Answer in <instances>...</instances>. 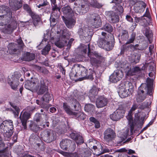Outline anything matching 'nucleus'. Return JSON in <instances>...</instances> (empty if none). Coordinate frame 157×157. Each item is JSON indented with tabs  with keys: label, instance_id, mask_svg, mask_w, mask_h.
Masks as SVG:
<instances>
[{
	"label": "nucleus",
	"instance_id": "1",
	"mask_svg": "<svg viewBox=\"0 0 157 157\" xmlns=\"http://www.w3.org/2000/svg\"><path fill=\"white\" fill-rule=\"evenodd\" d=\"M82 48L81 49L83 52V54H85L88 49V56L90 59V61L92 64H95L104 63L105 61V58L103 55L98 53L96 51H91L90 50L89 44L87 45L84 44L82 45Z\"/></svg>",
	"mask_w": 157,
	"mask_h": 157
},
{
	"label": "nucleus",
	"instance_id": "2",
	"mask_svg": "<svg viewBox=\"0 0 157 157\" xmlns=\"http://www.w3.org/2000/svg\"><path fill=\"white\" fill-rule=\"evenodd\" d=\"M13 125V121L11 120L3 121L0 125V129L6 140H8L12 135Z\"/></svg>",
	"mask_w": 157,
	"mask_h": 157
},
{
	"label": "nucleus",
	"instance_id": "3",
	"mask_svg": "<svg viewBox=\"0 0 157 157\" xmlns=\"http://www.w3.org/2000/svg\"><path fill=\"white\" fill-rule=\"evenodd\" d=\"M133 86L132 83L128 82H123L119 86L118 89V94L121 98L128 96L131 94Z\"/></svg>",
	"mask_w": 157,
	"mask_h": 157
},
{
	"label": "nucleus",
	"instance_id": "4",
	"mask_svg": "<svg viewBox=\"0 0 157 157\" xmlns=\"http://www.w3.org/2000/svg\"><path fill=\"white\" fill-rule=\"evenodd\" d=\"M101 36L99 37L98 44V46L105 49L107 51L112 50L114 46V44L111 42L109 41V37L106 33L102 32Z\"/></svg>",
	"mask_w": 157,
	"mask_h": 157
},
{
	"label": "nucleus",
	"instance_id": "5",
	"mask_svg": "<svg viewBox=\"0 0 157 157\" xmlns=\"http://www.w3.org/2000/svg\"><path fill=\"white\" fill-rule=\"evenodd\" d=\"M90 28L87 25H82L79 27L78 32L80 38L85 40L86 42L91 40L93 34Z\"/></svg>",
	"mask_w": 157,
	"mask_h": 157
},
{
	"label": "nucleus",
	"instance_id": "6",
	"mask_svg": "<svg viewBox=\"0 0 157 157\" xmlns=\"http://www.w3.org/2000/svg\"><path fill=\"white\" fill-rule=\"evenodd\" d=\"M76 70L78 71L79 75H80L81 78L80 80L84 79H90L92 80L93 79L92 74L93 71L89 70V71H87V69L81 65H78L76 66Z\"/></svg>",
	"mask_w": 157,
	"mask_h": 157
},
{
	"label": "nucleus",
	"instance_id": "7",
	"mask_svg": "<svg viewBox=\"0 0 157 157\" xmlns=\"http://www.w3.org/2000/svg\"><path fill=\"white\" fill-rule=\"evenodd\" d=\"M21 76V74L17 72H15L13 75L8 76V83L13 90H16L17 89L19 84L18 80Z\"/></svg>",
	"mask_w": 157,
	"mask_h": 157
},
{
	"label": "nucleus",
	"instance_id": "8",
	"mask_svg": "<svg viewBox=\"0 0 157 157\" xmlns=\"http://www.w3.org/2000/svg\"><path fill=\"white\" fill-rule=\"evenodd\" d=\"M40 86V82L38 78H34L31 81H27L25 87L27 89L33 92L37 90Z\"/></svg>",
	"mask_w": 157,
	"mask_h": 157
},
{
	"label": "nucleus",
	"instance_id": "9",
	"mask_svg": "<svg viewBox=\"0 0 157 157\" xmlns=\"http://www.w3.org/2000/svg\"><path fill=\"white\" fill-rule=\"evenodd\" d=\"M42 139L45 142L50 143L54 140L56 138V134L52 130H45L41 133Z\"/></svg>",
	"mask_w": 157,
	"mask_h": 157
},
{
	"label": "nucleus",
	"instance_id": "10",
	"mask_svg": "<svg viewBox=\"0 0 157 157\" xmlns=\"http://www.w3.org/2000/svg\"><path fill=\"white\" fill-rule=\"evenodd\" d=\"M88 20L89 22L95 28L99 27L102 24L100 16L96 13L88 15Z\"/></svg>",
	"mask_w": 157,
	"mask_h": 157
},
{
	"label": "nucleus",
	"instance_id": "11",
	"mask_svg": "<svg viewBox=\"0 0 157 157\" xmlns=\"http://www.w3.org/2000/svg\"><path fill=\"white\" fill-rule=\"evenodd\" d=\"M63 107L66 113L69 115L75 116V117L79 118L83 120L84 119L83 113L80 112H73L71 109L70 106L67 105L66 103H63Z\"/></svg>",
	"mask_w": 157,
	"mask_h": 157
},
{
	"label": "nucleus",
	"instance_id": "12",
	"mask_svg": "<svg viewBox=\"0 0 157 157\" xmlns=\"http://www.w3.org/2000/svg\"><path fill=\"white\" fill-rule=\"evenodd\" d=\"M122 0H113L111 2L113 4L112 9L115 13L121 14L123 13L124 9L122 6Z\"/></svg>",
	"mask_w": 157,
	"mask_h": 157
},
{
	"label": "nucleus",
	"instance_id": "13",
	"mask_svg": "<svg viewBox=\"0 0 157 157\" xmlns=\"http://www.w3.org/2000/svg\"><path fill=\"white\" fill-rule=\"evenodd\" d=\"M138 92L151 95L152 94V88L150 85L143 83L139 88Z\"/></svg>",
	"mask_w": 157,
	"mask_h": 157
},
{
	"label": "nucleus",
	"instance_id": "14",
	"mask_svg": "<svg viewBox=\"0 0 157 157\" xmlns=\"http://www.w3.org/2000/svg\"><path fill=\"white\" fill-rule=\"evenodd\" d=\"M121 67L124 69L125 73L128 76L134 75L135 73L139 72L140 71V69L138 67H135L131 70V67L128 64L123 65V67L122 65Z\"/></svg>",
	"mask_w": 157,
	"mask_h": 157
},
{
	"label": "nucleus",
	"instance_id": "15",
	"mask_svg": "<svg viewBox=\"0 0 157 157\" xmlns=\"http://www.w3.org/2000/svg\"><path fill=\"white\" fill-rule=\"evenodd\" d=\"M123 75L122 70H116L110 76V81L113 82H116L121 79Z\"/></svg>",
	"mask_w": 157,
	"mask_h": 157
},
{
	"label": "nucleus",
	"instance_id": "16",
	"mask_svg": "<svg viewBox=\"0 0 157 157\" xmlns=\"http://www.w3.org/2000/svg\"><path fill=\"white\" fill-rule=\"evenodd\" d=\"M104 139L107 142H109L113 140L116 136L114 131L110 128H107L104 133Z\"/></svg>",
	"mask_w": 157,
	"mask_h": 157
},
{
	"label": "nucleus",
	"instance_id": "17",
	"mask_svg": "<svg viewBox=\"0 0 157 157\" xmlns=\"http://www.w3.org/2000/svg\"><path fill=\"white\" fill-rule=\"evenodd\" d=\"M124 112V110L118 109L110 115V118L113 121H118L123 117Z\"/></svg>",
	"mask_w": 157,
	"mask_h": 157
},
{
	"label": "nucleus",
	"instance_id": "18",
	"mask_svg": "<svg viewBox=\"0 0 157 157\" xmlns=\"http://www.w3.org/2000/svg\"><path fill=\"white\" fill-rule=\"evenodd\" d=\"M106 13L107 17L110 23H116L119 21V17L115 12L113 11H107L106 12Z\"/></svg>",
	"mask_w": 157,
	"mask_h": 157
},
{
	"label": "nucleus",
	"instance_id": "19",
	"mask_svg": "<svg viewBox=\"0 0 157 157\" xmlns=\"http://www.w3.org/2000/svg\"><path fill=\"white\" fill-rule=\"evenodd\" d=\"M108 102V100L107 98L100 96L97 99L96 104L97 108H101L106 106Z\"/></svg>",
	"mask_w": 157,
	"mask_h": 157
},
{
	"label": "nucleus",
	"instance_id": "20",
	"mask_svg": "<svg viewBox=\"0 0 157 157\" xmlns=\"http://www.w3.org/2000/svg\"><path fill=\"white\" fill-rule=\"evenodd\" d=\"M12 12L10 11L7 12L6 14L0 16V23L5 25L8 23L12 17Z\"/></svg>",
	"mask_w": 157,
	"mask_h": 157
},
{
	"label": "nucleus",
	"instance_id": "21",
	"mask_svg": "<svg viewBox=\"0 0 157 157\" xmlns=\"http://www.w3.org/2000/svg\"><path fill=\"white\" fill-rule=\"evenodd\" d=\"M30 114L27 112H25L23 113H21L19 118L21 120L22 125L24 128L26 129L27 128L26 123L27 120L29 118Z\"/></svg>",
	"mask_w": 157,
	"mask_h": 157
},
{
	"label": "nucleus",
	"instance_id": "22",
	"mask_svg": "<svg viewBox=\"0 0 157 157\" xmlns=\"http://www.w3.org/2000/svg\"><path fill=\"white\" fill-rule=\"evenodd\" d=\"M46 116V115L45 114H41L39 113H36L34 119L37 122H41L42 124L44 127L45 126L48 127L49 125V122L46 121L44 122V120H43V118Z\"/></svg>",
	"mask_w": 157,
	"mask_h": 157
},
{
	"label": "nucleus",
	"instance_id": "23",
	"mask_svg": "<svg viewBox=\"0 0 157 157\" xmlns=\"http://www.w3.org/2000/svg\"><path fill=\"white\" fill-rule=\"evenodd\" d=\"M66 34L63 31H62V35L61 40H59L55 42V45L59 48H61L65 45L67 43L66 39Z\"/></svg>",
	"mask_w": 157,
	"mask_h": 157
},
{
	"label": "nucleus",
	"instance_id": "24",
	"mask_svg": "<svg viewBox=\"0 0 157 157\" xmlns=\"http://www.w3.org/2000/svg\"><path fill=\"white\" fill-rule=\"evenodd\" d=\"M71 138L75 140L77 145H80L84 142L82 136L80 134L72 132L70 134Z\"/></svg>",
	"mask_w": 157,
	"mask_h": 157
},
{
	"label": "nucleus",
	"instance_id": "25",
	"mask_svg": "<svg viewBox=\"0 0 157 157\" xmlns=\"http://www.w3.org/2000/svg\"><path fill=\"white\" fill-rule=\"evenodd\" d=\"M75 6H74L73 8V10L74 12L78 14L79 13L80 14L81 12V10H85L86 12H82V13L83 12L85 13L89 10V8L87 7V5H81V6L79 5V7H78L77 5H76V3H75Z\"/></svg>",
	"mask_w": 157,
	"mask_h": 157
},
{
	"label": "nucleus",
	"instance_id": "26",
	"mask_svg": "<svg viewBox=\"0 0 157 157\" xmlns=\"http://www.w3.org/2000/svg\"><path fill=\"white\" fill-rule=\"evenodd\" d=\"M62 18L66 26L69 29L73 27L75 24V20L73 18H66L64 16H63Z\"/></svg>",
	"mask_w": 157,
	"mask_h": 157
},
{
	"label": "nucleus",
	"instance_id": "27",
	"mask_svg": "<svg viewBox=\"0 0 157 157\" xmlns=\"http://www.w3.org/2000/svg\"><path fill=\"white\" fill-rule=\"evenodd\" d=\"M40 87L38 90L37 93L38 94H42L45 93H47L48 91V87L46 86L44 81L42 80L40 82Z\"/></svg>",
	"mask_w": 157,
	"mask_h": 157
},
{
	"label": "nucleus",
	"instance_id": "28",
	"mask_svg": "<svg viewBox=\"0 0 157 157\" xmlns=\"http://www.w3.org/2000/svg\"><path fill=\"white\" fill-rule=\"evenodd\" d=\"M71 143V141L67 139L63 140L60 142V146L63 150H67Z\"/></svg>",
	"mask_w": 157,
	"mask_h": 157
},
{
	"label": "nucleus",
	"instance_id": "29",
	"mask_svg": "<svg viewBox=\"0 0 157 157\" xmlns=\"http://www.w3.org/2000/svg\"><path fill=\"white\" fill-rule=\"evenodd\" d=\"M119 40L120 42L123 43L124 41L126 40L128 38V33L127 31L124 30L122 31Z\"/></svg>",
	"mask_w": 157,
	"mask_h": 157
},
{
	"label": "nucleus",
	"instance_id": "30",
	"mask_svg": "<svg viewBox=\"0 0 157 157\" xmlns=\"http://www.w3.org/2000/svg\"><path fill=\"white\" fill-rule=\"evenodd\" d=\"M35 58V55L34 54L31 53L27 52L25 53L23 56V60L26 61H30L33 60Z\"/></svg>",
	"mask_w": 157,
	"mask_h": 157
},
{
	"label": "nucleus",
	"instance_id": "31",
	"mask_svg": "<svg viewBox=\"0 0 157 157\" xmlns=\"http://www.w3.org/2000/svg\"><path fill=\"white\" fill-rule=\"evenodd\" d=\"M128 44H126V43L125 44L123 45L121 47V53L123 54L125 52H127V51H131L132 48L134 47V45L132 44L127 45Z\"/></svg>",
	"mask_w": 157,
	"mask_h": 157
},
{
	"label": "nucleus",
	"instance_id": "32",
	"mask_svg": "<svg viewBox=\"0 0 157 157\" xmlns=\"http://www.w3.org/2000/svg\"><path fill=\"white\" fill-rule=\"evenodd\" d=\"M31 15L33 20V24L36 26L37 25L38 23L40 21V18L39 15L35 13H32Z\"/></svg>",
	"mask_w": 157,
	"mask_h": 157
},
{
	"label": "nucleus",
	"instance_id": "33",
	"mask_svg": "<svg viewBox=\"0 0 157 157\" xmlns=\"http://www.w3.org/2000/svg\"><path fill=\"white\" fill-rule=\"evenodd\" d=\"M129 131V129L127 128H125L123 130H122L120 133V136L123 140H124L127 138Z\"/></svg>",
	"mask_w": 157,
	"mask_h": 157
},
{
	"label": "nucleus",
	"instance_id": "34",
	"mask_svg": "<svg viewBox=\"0 0 157 157\" xmlns=\"http://www.w3.org/2000/svg\"><path fill=\"white\" fill-rule=\"evenodd\" d=\"M147 94H145L139 93L138 92V94L137 95L136 99L137 101L138 102H140L144 100L146 98Z\"/></svg>",
	"mask_w": 157,
	"mask_h": 157
},
{
	"label": "nucleus",
	"instance_id": "35",
	"mask_svg": "<svg viewBox=\"0 0 157 157\" xmlns=\"http://www.w3.org/2000/svg\"><path fill=\"white\" fill-rule=\"evenodd\" d=\"M135 20L136 23L139 22L141 25L144 26L146 24L147 21L143 17H136L135 18Z\"/></svg>",
	"mask_w": 157,
	"mask_h": 157
},
{
	"label": "nucleus",
	"instance_id": "36",
	"mask_svg": "<svg viewBox=\"0 0 157 157\" xmlns=\"http://www.w3.org/2000/svg\"><path fill=\"white\" fill-rule=\"evenodd\" d=\"M89 3L90 6L94 8H100L102 5L98 2L96 0H90Z\"/></svg>",
	"mask_w": 157,
	"mask_h": 157
},
{
	"label": "nucleus",
	"instance_id": "37",
	"mask_svg": "<svg viewBox=\"0 0 157 157\" xmlns=\"http://www.w3.org/2000/svg\"><path fill=\"white\" fill-rule=\"evenodd\" d=\"M143 4L144 5H143V8L140 7V6H138L137 4H136L135 6H134V10L136 13H141L144 11L146 5L145 3Z\"/></svg>",
	"mask_w": 157,
	"mask_h": 157
},
{
	"label": "nucleus",
	"instance_id": "38",
	"mask_svg": "<svg viewBox=\"0 0 157 157\" xmlns=\"http://www.w3.org/2000/svg\"><path fill=\"white\" fill-rule=\"evenodd\" d=\"M14 6V9L15 10L19 9L22 6L21 0H12Z\"/></svg>",
	"mask_w": 157,
	"mask_h": 157
},
{
	"label": "nucleus",
	"instance_id": "39",
	"mask_svg": "<svg viewBox=\"0 0 157 157\" xmlns=\"http://www.w3.org/2000/svg\"><path fill=\"white\" fill-rule=\"evenodd\" d=\"M76 67H73L72 68L70 74V76L71 78H73L77 77L78 75V71H77V70H76Z\"/></svg>",
	"mask_w": 157,
	"mask_h": 157
},
{
	"label": "nucleus",
	"instance_id": "40",
	"mask_svg": "<svg viewBox=\"0 0 157 157\" xmlns=\"http://www.w3.org/2000/svg\"><path fill=\"white\" fill-rule=\"evenodd\" d=\"M98 146L99 149V152H98V155L102 154L105 152H109V149L105 147L104 148L103 147L101 144L98 145Z\"/></svg>",
	"mask_w": 157,
	"mask_h": 157
},
{
	"label": "nucleus",
	"instance_id": "41",
	"mask_svg": "<svg viewBox=\"0 0 157 157\" xmlns=\"http://www.w3.org/2000/svg\"><path fill=\"white\" fill-rule=\"evenodd\" d=\"M16 28L15 26L12 27L11 25H9L7 26L4 27L3 29H4V32L6 33H8L9 32L12 31Z\"/></svg>",
	"mask_w": 157,
	"mask_h": 157
},
{
	"label": "nucleus",
	"instance_id": "42",
	"mask_svg": "<svg viewBox=\"0 0 157 157\" xmlns=\"http://www.w3.org/2000/svg\"><path fill=\"white\" fill-rule=\"evenodd\" d=\"M62 10L65 15L69 14L72 12V9L68 6L62 8Z\"/></svg>",
	"mask_w": 157,
	"mask_h": 157
},
{
	"label": "nucleus",
	"instance_id": "43",
	"mask_svg": "<svg viewBox=\"0 0 157 157\" xmlns=\"http://www.w3.org/2000/svg\"><path fill=\"white\" fill-rule=\"evenodd\" d=\"M136 36V33H135L133 32L130 35L129 38L127 40L126 44H130L133 43L134 41Z\"/></svg>",
	"mask_w": 157,
	"mask_h": 157
},
{
	"label": "nucleus",
	"instance_id": "44",
	"mask_svg": "<svg viewBox=\"0 0 157 157\" xmlns=\"http://www.w3.org/2000/svg\"><path fill=\"white\" fill-rule=\"evenodd\" d=\"M36 103L38 105H41V107L43 108L44 109V110L46 112L48 111L49 107L50 106L49 105H48L45 104L44 102H42L41 104V102L38 100H36Z\"/></svg>",
	"mask_w": 157,
	"mask_h": 157
},
{
	"label": "nucleus",
	"instance_id": "45",
	"mask_svg": "<svg viewBox=\"0 0 157 157\" xmlns=\"http://www.w3.org/2000/svg\"><path fill=\"white\" fill-rule=\"evenodd\" d=\"M103 29L105 31L111 33L113 31V28L112 26L109 23H106L103 27Z\"/></svg>",
	"mask_w": 157,
	"mask_h": 157
},
{
	"label": "nucleus",
	"instance_id": "46",
	"mask_svg": "<svg viewBox=\"0 0 157 157\" xmlns=\"http://www.w3.org/2000/svg\"><path fill=\"white\" fill-rule=\"evenodd\" d=\"M51 49V46L50 44L47 45L42 51V54L45 55L47 54Z\"/></svg>",
	"mask_w": 157,
	"mask_h": 157
},
{
	"label": "nucleus",
	"instance_id": "47",
	"mask_svg": "<svg viewBox=\"0 0 157 157\" xmlns=\"http://www.w3.org/2000/svg\"><path fill=\"white\" fill-rule=\"evenodd\" d=\"M127 118L129 121L131 132V133H132V131L134 129V124L132 122V117L131 116H130L127 117Z\"/></svg>",
	"mask_w": 157,
	"mask_h": 157
},
{
	"label": "nucleus",
	"instance_id": "48",
	"mask_svg": "<svg viewBox=\"0 0 157 157\" xmlns=\"http://www.w3.org/2000/svg\"><path fill=\"white\" fill-rule=\"evenodd\" d=\"M90 120L91 122H93L95 124V127L96 128H98L100 127V124L99 121L93 117H91L90 118Z\"/></svg>",
	"mask_w": 157,
	"mask_h": 157
},
{
	"label": "nucleus",
	"instance_id": "49",
	"mask_svg": "<svg viewBox=\"0 0 157 157\" xmlns=\"http://www.w3.org/2000/svg\"><path fill=\"white\" fill-rule=\"evenodd\" d=\"M74 108L75 110L76 111H79L80 110L81 106L80 103L76 100H74Z\"/></svg>",
	"mask_w": 157,
	"mask_h": 157
},
{
	"label": "nucleus",
	"instance_id": "50",
	"mask_svg": "<svg viewBox=\"0 0 157 157\" xmlns=\"http://www.w3.org/2000/svg\"><path fill=\"white\" fill-rule=\"evenodd\" d=\"M94 105L90 104L86 105L84 107L85 110L87 112H89L93 109Z\"/></svg>",
	"mask_w": 157,
	"mask_h": 157
},
{
	"label": "nucleus",
	"instance_id": "51",
	"mask_svg": "<svg viewBox=\"0 0 157 157\" xmlns=\"http://www.w3.org/2000/svg\"><path fill=\"white\" fill-rule=\"evenodd\" d=\"M98 89L96 87H93L90 90V95L91 96V95L95 96L97 94Z\"/></svg>",
	"mask_w": 157,
	"mask_h": 157
},
{
	"label": "nucleus",
	"instance_id": "52",
	"mask_svg": "<svg viewBox=\"0 0 157 157\" xmlns=\"http://www.w3.org/2000/svg\"><path fill=\"white\" fill-rule=\"evenodd\" d=\"M42 99L44 102H45L47 103L51 100V96L48 94H46L44 95Z\"/></svg>",
	"mask_w": 157,
	"mask_h": 157
},
{
	"label": "nucleus",
	"instance_id": "53",
	"mask_svg": "<svg viewBox=\"0 0 157 157\" xmlns=\"http://www.w3.org/2000/svg\"><path fill=\"white\" fill-rule=\"evenodd\" d=\"M0 157H12L10 154L7 153L4 150L0 151Z\"/></svg>",
	"mask_w": 157,
	"mask_h": 157
},
{
	"label": "nucleus",
	"instance_id": "54",
	"mask_svg": "<svg viewBox=\"0 0 157 157\" xmlns=\"http://www.w3.org/2000/svg\"><path fill=\"white\" fill-rule=\"evenodd\" d=\"M17 45L14 43H11L9 45V48L10 49L13 50V52H16L18 48H17Z\"/></svg>",
	"mask_w": 157,
	"mask_h": 157
},
{
	"label": "nucleus",
	"instance_id": "55",
	"mask_svg": "<svg viewBox=\"0 0 157 157\" xmlns=\"http://www.w3.org/2000/svg\"><path fill=\"white\" fill-rule=\"evenodd\" d=\"M30 129L34 132H36L39 129V127L38 125L33 123L30 126Z\"/></svg>",
	"mask_w": 157,
	"mask_h": 157
},
{
	"label": "nucleus",
	"instance_id": "56",
	"mask_svg": "<svg viewBox=\"0 0 157 157\" xmlns=\"http://www.w3.org/2000/svg\"><path fill=\"white\" fill-rule=\"evenodd\" d=\"M53 16H54L55 17H56V18H57L59 17V13H57L56 14H52V15L51 16L50 18V21L51 23L52 22H55L56 21V19L53 18Z\"/></svg>",
	"mask_w": 157,
	"mask_h": 157
},
{
	"label": "nucleus",
	"instance_id": "57",
	"mask_svg": "<svg viewBox=\"0 0 157 157\" xmlns=\"http://www.w3.org/2000/svg\"><path fill=\"white\" fill-rule=\"evenodd\" d=\"M53 6H52V13L55 14L56 13V12H57V10H58L59 12L60 11V9L58 8L56 4H53Z\"/></svg>",
	"mask_w": 157,
	"mask_h": 157
},
{
	"label": "nucleus",
	"instance_id": "58",
	"mask_svg": "<svg viewBox=\"0 0 157 157\" xmlns=\"http://www.w3.org/2000/svg\"><path fill=\"white\" fill-rule=\"evenodd\" d=\"M138 107V105L136 104H134L131 107L129 113L131 114L132 112L136 110Z\"/></svg>",
	"mask_w": 157,
	"mask_h": 157
},
{
	"label": "nucleus",
	"instance_id": "59",
	"mask_svg": "<svg viewBox=\"0 0 157 157\" xmlns=\"http://www.w3.org/2000/svg\"><path fill=\"white\" fill-rule=\"evenodd\" d=\"M17 42L19 45V47L22 48L24 45L21 38H19L17 40Z\"/></svg>",
	"mask_w": 157,
	"mask_h": 157
},
{
	"label": "nucleus",
	"instance_id": "60",
	"mask_svg": "<svg viewBox=\"0 0 157 157\" xmlns=\"http://www.w3.org/2000/svg\"><path fill=\"white\" fill-rule=\"evenodd\" d=\"M135 59L134 62L136 63L139 62L140 58V54H137L135 56Z\"/></svg>",
	"mask_w": 157,
	"mask_h": 157
},
{
	"label": "nucleus",
	"instance_id": "61",
	"mask_svg": "<svg viewBox=\"0 0 157 157\" xmlns=\"http://www.w3.org/2000/svg\"><path fill=\"white\" fill-rule=\"evenodd\" d=\"M35 136L33 134L31 135L29 137V141L30 142L35 141Z\"/></svg>",
	"mask_w": 157,
	"mask_h": 157
},
{
	"label": "nucleus",
	"instance_id": "62",
	"mask_svg": "<svg viewBox=\"0 0 157 157\" xmlns=\"http://www.w3.org/2000/svg\"><path fill=\"white\" fill-rule=\"evenodd\" d=\"M59 68L61 70L62 74L65 75V70L64 68L61 65L59 66Z\"/></svg>",
	"mask_w": 157,
	"mask_h": 157
},
{
	"label": "nucleus",
	"instance_id": "63",
	"mask_svg": "<svg viewBox=\"0 0 157 157\" xmlns=\"http://www.w3.org/2000/svg\"><path fill=\"white\" fill-rule=\"evenodd\" d=\"M126 18L127 21L129 22H132L133 19L129 15H127L126 16Z\"/></svg>",
	"mask_w": 157,
	"mask_h": 157
},
{
	"label": "nucleus",
	"instance_id": "64",
	"mask_svg": "<svg viewBox=\"0 0 157 157\" xmlns=\"http://www.w3.org/2000/svg\"><path fill=\"white\" fill-rule=\"evenodd\" d=\"M23 8L24 9L27 11H29L30 9L28 5L27 4H25L23 6Z\"/></svg>",
	"mask_w": 157,
	"mask_h": 157
}]
</instances>
